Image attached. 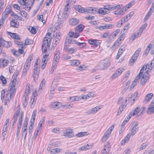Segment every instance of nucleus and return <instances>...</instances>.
Returning <instances> with one entry per match:
<instances>
[{"mask_svg":"<svg viewBox=\"0 0 154 154\" xmlns=\"http://www.w3.org/2000/svg\"><path fill=\"white\" fill-rule=\"evenodd\" d=\"M136 60V59H135L134 57L133 58L132 57L129 61V64L130 65L132 66Z\"/></svg>","mask_w":154,"mask_h":154,"instance_id":"nucleus-50","label":"nucleus"},{"mask_svg":"<svg viewBox=\"0 0 154 154\" xmlns=\"http://www.w3.org/2000/svg\"><path fill=\"white\" fill-rule=\"evenodd\" d=\"M126 8H125L124 10V9H121V7L119 8H117V9H118V11H119V13H120V15H122L126 11Z\"/></svg>","mask_w":154,"mask_h":154,"instance_id":"nucleus-45","label":"nucleus"},{"mask_svg":"<svg viewBox=\"0 0 154 154\" xmlns=\"http://www.w3.org/2000/svg\"><path fill=\"white\" fill-rule=\"evenodd\" d=\"M91 9L92 11H90L91 13L96 14L98 13L99 14L101 15H105L109 13V12H108V10L105 7L99 9L97 8L92 7Z\"/></svg>","mask_w":154,"mask_h":154,"instance_id":"nucleus-4","label":"nucleus"},{"mask_svg":"<svg viewBox=\"0 0 154 154\" xmlns=\"http://www.w3.org/2000/svg\"><path fill=\"white\" fill-rule=\"evenodd\" d=\"M61 149L58 148H56L52 149L50 152L53 154H54L55 153H58L61 152Z\"/></svg>","mask_w":154,"mask_h":154,"instance_id":"nucleus-32","label":"nucleus"},{"mask_svg":"<svg viewBox=\"0 0 154 154\" xmlns=\"http://www.w3.org/2000/svg\"><path fill=\"white\" fill-rule=\"evenodd\" d=\"M126 46V45H122L120 48L119 49V51L121 52H122V53L123 52L125 51V47Z\"/></svg>","mask_w":154,"mask_h":154,"instance_id":"nucleus-51","label":"nucleus"},{"mask_svg":"<svg viewBox=\"0 0 154 154\" xmlns=\"http://www.w3.org/2000/svg\"><path fill=\"white\" fill-rule=\"evenodd\" d=\"M45 81L44 79H43L40 85L39 89L42 90L44 87L45 86Z\"/></svg>","mask_w":154,"mask_h":154,"instance_id":"nucleus-46","label":"nucleus"},{"mask_svg":"<svg viewBox=\"0 0 154 154\" xmlns=\"http://www.w3.org/2000/svg\"><path fill=\"white\" fill-rule=\"evenodd\" d=\"M140 111V107H137L135 108L133 112H131L130 114L131 116H134L137 114Z\"/></svg>","mask_w":154,"mask_h":154,"instance_id":"nucleus-28","label":"nucleus"},{"mask_svg":"<svg viewBox=\"0 0 154 154\" xmlns=\"http://www.w3.org/2000/svg\"><path fill=\"white\" fill-rule=\"evenodd\" d=\"M110 65L109 59L106 58L101 61L99 64L100 69H104L107 68Z\"/></svg>","mask_w":154,"mask_h":154,"instance_id":"nucleus-8","label":"nucleus"},{"mask_svg":"<svg viewBox=\"0 0 154 154\" xmlns=\"http://www.w3.org/2000/svg\"><path fill=\"white\" fill-rule=\"evenodd\" d=\"M140 51L141 48H138L132 56V57H134L137 60L138 57L140 53Z\"/></svg>","mask_w":154,"mask_h":154,"instance_id":"nucleus-29","label":"nucleus"},{"mask_svg":"<svg viewBox=\"0 0 154 154\" xmlns=\"http://www.w3.org/2000/svg\"><path fill=\"white\" fill-rule=\"evenodd\" d=\"M7 33L11 38L16 39V40L20 39V36L17 33H12L9 32H7Z\"/></svg>","mask_w":154,"mask_h":154,"instance_id":"nucleus-21","label":"nucleus"},{"mask_svg":"<svg viewBox=\"0 0 154 154\" xmlns=\"http://www.w3.org/2000/svg\"><path fill=\"white\" fill-rule=\"evenodd\" d=\"M33 57L32 56L29 55L28 58L27 60H26V63L27 64H29L30 65L31 60H32Z\"/></svg>","mask_w":154,"mask_h":154,"instance_id":"nucleus-44","label":"nucleus"},{"mask_svg":"<svg viewBox=\"0 0 154 154\" xmlns=\"http://www.w3.org/2000/svg\"><path fill=\"white\" fill-rule=\"evenodd\" d=\"M148 71L149 70H148L147 71H146L143 75L139 73L135 78V79L138 81L140 78L141 77L142 78L141 79V83L143 85H145L149 79V73Z\"/></svg>","mask_w":154,"mask_h":154,"instance_id":"nucleus-3","label":"nucleus"},{"mask_svg":"<svg viewBox=\"0 0 154 154\" xmlns=\"http://www.w3.org/2000/svg\"><path fill=\"white\" fill-rule=\"evenodd\" d=\"M147 65L143 66L141 68V69L140 70L139 73H140V74L142 75L144 71V69L145 68V69H146L147 67Z\"/></svg>","mask_w":154,"mask_h":154,"instance_id":"nucleus-63","label":"nucleus"},{"mask_svg":"<svg viewBox=\"0 0 154 154\" xmlns=\"http://www.w3.org/2000/svg\"><path fill=\"white\" fill-rule=\"evenodd\" d=\"M0 79L2 81L3 84L4 85L6 84L7 83V81L5 77L3 76L2 75L0 77Z\"/></svg>","mask_w":154,"mask_h":154,"instance_id":"nucleus-48","label":"nucleus"},{"mask_svg":"<svg viewBox=\"0 0 154 154\" xmlns=\"http://www.w3.org/2000/svg\"><path fill=\"white\" fill-rule=\"evenodd\" d=\"M153 96V94L152 93L146 95L145 97V100L144 102H145L146 103Z\"/></svg>","mask_w":154,"mask_h":154,"instance_id":"nucleus-31","label":"nucleus"},{"mask_svg":"<svg viewBox=\"0 0 154 154\" xmlns=\"http://www.w3.org/2000/svg\"><path fill=\"white\" fill-rule=\"evenodd\" d=\"M9 119H7L4 126V129L5 128V131L4 132H2V135L3 137V140H4L5 138L4 135H6L7 133V131L8 130V127L9 124Z\"/></svg>","mask_w":154,"mask_h":154,"instance_id":"nucleus-12","label":"nucleus"},{"mask_svg":"<svg viewBox=\"0 0 154 154\" xmlns=\"http://www.w3.org/2000/svg\"><path fill=\"white\" fill-rule=\"evenodd\" d=\"M27 129H24V130L23 132L22 133V137H23L24 139H25L26 138V136L27 133Z\"/></svg>","mask_w":154,"mask_h":154,"instance_id":"nucleus-58","label":"nucleus"},{"mask_svg":"<svg viewBox=\"0 0 154 154\" xmlns=\"http://www.w3.org/2000/svg\"><path fill=\"white\" fill-rule=\"evenodd\" d=\"M92 146L91 144H87L80 147L79 150L81 151H86L90 149L91 148Z\"/></svg>","mask_w":154,"mask_h":154,"instance_id":"nucleus-23","label":"nucleus"},{"mask_svg":"<svg viewBox=\"0 0 154 154\" xmlns=\"http://www.w3.org/2000/svg\"><path fill=\"white\" fill-rule=\"evenodd\" d=\"M152 13V12H150V11H149L147 13L144 19V21H146L148 19L149 17L151 15Z\"/></svg>","mask_w":154,"mask_h":154,"instance_id":"nucleus-52","label":"nucleus"},{"mask_svg":"<svg viewBox=\"0 0 154 154\" xmlns=\"http://www.w3.org/2000/svg\"><path fill=\"white\" fill-rule=\"evenodd\" d=\"M124 69L123 68H120L117 69L116 71L118 73V75H120L124 70Z\"/></svg>","mask_w":154,"mask_h":154,"instance_id":"nucleus-57","label":"nucleus"},{"mask_svg":"<svg viewBox=\"0 0 154 154\" xmlns=\"http://www.w3.org/2000/svg\"><path fill=\"white\" fill-rule=\"evenodd\" d=\"M36 111L35 110L33 111L32 116V118L30 119V125L29 127V133L31 134L33 129V126L35 119L36 114Z\"/></svg>","mask_w":154,"mask_h":154,"instance_id":"nucleus-7","label":"nucleus"},{"mask_svg":"<svg viewBox=\"0 0 154 154\" xmlns=\"http://www.w3.org/2000/svg\"><path fill=\"white\" fill-rule=\"evenodd\" d=\"M37 19L38 20H42V23H43V24H44L45 23V20H42V19H43V16L42 15H38L37 16Z\"/></svg>","mask_w":154,"mask_h":154,"instance_id":"nucleus-49","label":"nucleus"},{"mask_svg":"<svg viewBox=\"0 0 154 154\" xmlns=\"http://www.w3.org/2000/svg\"><path fill=\"white\" fill-rule=\"evenodd\" d=\"M138 127H133L132 129L131 133L130 134L131 135H134L138 130Z\"/></svg>","mask_w":154,"mask_h":154,"instance_id":"nucleus-41","label":"nucleus"},{"mask_svg":"<svg viewBox=\"0 0 154 154\" xmlns=\"http://www.w3.org/2000/svg\"><path fill=\"white\" fill-rule=\"evenodd\" d=\"M48 59H46V58H42V63H43V64H42V65L41 66V68L42 69H44L45 67V66L46 65L47 63V60Z\"/></svg>","mask_w":154,"mask_h":154,"instance_id":"nucleus-36","label":"nucleus"},{"mask_svg":"<svg viewBox=\"0 0 154 154\" xmlns=\"http://www.w3.org/2000/svg\"><path fill=\"white\" fill-rule=\"evenodd\" d=\"M72 37H70V36L69 35V36L68 37H67V38L68 39V40H69V42H70V44H71H71H75V45H77V43H78L79 42H77V41H76L74 39H72L71 38Z\"/></svg>","mask_w":154,"mask_h":154,"instance_id":"nucleus-33","label":"nucleus"},{"mask_svg":"<svg viewBox=\"0 0 154 154\" xmlns=\"http://www.w3.org/2000/svg\"><path fill=\"white\" fill-rule=\"evenodd\" d=\"M27 0H18V2L21 5H26V2Z\"/></svg>","mask_w":154,"mask_h":154,"instance_id":"nucleus-61","label":"nucleus"},{"mask_svg":"<svg viewBox=\"0 0 154 154\" xmlns=\"http://www.w3.org/2000/svg\"><path fill=\"white\" fill-rule=\"evenodd\" d=\"M120 30L119 29H117L115 30L113 32V36H114L115 37L120 32Z\"/></svg>","mask_w":154,"mask_h":154,"instance_id":"nucleus-64","label":"nucleus"},{"mask_svg":"<svg viewBox=\"0 0 154 154\" xmlns=\"http://www.w3.org/2000/svg\"><path fill=\"white\" fill-rule=\"evenodd\" d=\"M16 82L17 80L15 78L11 81L9 88V89L7 91L6 95L5 97V105L8 104L14 96L15 90L17 89Z\"/></svg>","mask_w":154,"mask_h":154,"instance_id":"nucleus-1","label":"nucleus"},{"mask_svg":"<svg viewBox=\"0 0 154 154\" xmlns=\"http://www.w3.org/2000/svg\"><path fill=\"white\" fill-rule=\"evenodd\" d=\"M30 89V88L29 87V85H28V84H27L24 94L25 95H28V94L29 93Z\"/></svg>","mask_w":154,"mask_h":154,"instance_id":"nucleus-39","label":"nucleus"},{"mask_svg":"<svg viewBox=\"0 0 154 154\" xmlns=\"http://www.w3.org/2000/svg\"><path fill=\"white\" fill-rule=\"evenodd\" d=\"M60 52L59 51H57L54 56L53 58V60H56L58 61L60 58Z\"/></svg>","mask_w":154,"mask_h":154,"instance_id":"nucleus-35","label":"nucleus"},{"mask_svg":"<svg viewBox=\"0 0 154 154\" xmlns=\"http://www.w3.org/2000/svg\"><path fill=\"white\" fill-rule=\"evenodd\" d=\"M88 42L90 44L92 45L93 47L96 48L99 46L100 45V42L99 41L96 39H89Z\"/></svg>","mask_w":154,"mask_h":154,"instance_id":"nucleus-11","label":"nucleus"},{"mask_svg":"<svg viewBox=\"0 0 154 154\" xmlns=\"http://www.w3.org/2000/svg\"><path fill=\"white\" fill-rule=\"evenodd\" d=\"M76 48L75 47L69 48L65 52L70 53H74L76 51Z\"/></svg>","mask_w":154,"mask_h":154,"instance_id":"nucleus-34","label":"nucleus"},{"mask_svg":"<svg viewBox=\"0 0 154 154\" xmlns=\"http://www.w3.org/2000/svg\"><path fill=\"white\" fill-rule=\"evenodd\" d=\"M154 112V100L151 103L148 108L147 112L148 114H151Z\"/></svg>","mask_w":154,"mask_h":154,"instance_id":"nucleus-14","label":"nucleus"},{"mask_svg":"<svg viewBox=\"0 0 154 154\" xmlns=\"http://www.w3.org/2000/svg\"><path fill=\"white\" fill-rule=\"evenodd\" d=\"M142 32V29H139L137 32L134 33V35L133 37V40H134L136 38L139 36L141 35Z\"/></svg>","mask_w":154,"mask_h":154,"instance_id":"nucleus-30","label":"nucleus"},{"mask_svg":"<svg viewBox=\"0 0 154 154\" xmlns=\"http://www.w3.org/2000/svg\"><path fill=\"white\" fill-rule=\"evenodd\" d=\"M28 120V119L27 118H26L25 119L23 126V128H24V129H27Z\"/></svg>","mask_w":154,"mask_h":154,"instance_id":"nucleus-40","label":"nucleus"},{"mask_svg":"<svg viewBox=\"0 0 154 154\" xmlns=\"http://www.w3.org/2000/svg\"><path fill=\"white\" fill-rule=\"evenodd\" d=\"M4 45L5 47L9 48L12 46V43L11 41H6V43Z\"/></svg>","mask_w":154,"mask_h":154,"instance_id":"nucleus-55","label":"nucleus"},{"mask_svg":"<svg viewBox=\"0 0 154 154\" xmlns=\"http://www.w3.org/2000/svg\"><path fill=\"white\" fill-rule=\"evenodd\" d=\"M23 6V8L24 9H25L26 10H27L28 11H29L31 8V6H28V5H22Z\"/></svg>","mask_w":154,"mask_h":154,"instance_id":"nucleus-59","label":"nucleus"},{"mask_svg":"<svg viewBox=\"0 0 154 154\" xmlns=\"http://www.w3.org/2000/svg\"><path fill=\"white\" fill-rule=\"evenodd\" d=\"M150 46H151V44H149L147 47V48H146L145 51L144 53V54H147L149 52L150 49Z\"/></svg>","mask_w":154,"mask_h":154,"instance_id":"nucleus-56","label":"nucleus"},{"mask_svg":"<svg viewBox=\"0 0 154 154\" xmlns=\"http://www.w3.org/2000/svg\"><path fill=\"white\" fill-rule=\"evenodd\" d=\"M131 136V134H128L124 138V139L122 140L121 142V144L122 145H124L127 142L130 138Z\"/></svg>","mask_w":154,"mask_h":154,"instance_id":"nucleus-27","label":"nucleus"},{"mask_svg":"<svg viewBox=\"0 0 154 154\" xmlns=\"http://www.w3.org/2000/svg\"><path fill=\"white\" fill-rule=\"evenodd\" d=\"M74 132L72 129H67L63 133V135L68 137H72L74 136Z\"/></svg>","mask_w":154,"mask_h":154,"instance_id":"nucleus-10","label":"nucleus"},{"mask_svg":"<svg viewBox=\"0 0 154 154\" xmlns=\"http://www.w3.org/2000/svg\"><path fill=\"white\" fill-rule=\"evenodd\" d=\"M112 25L111 24H105L104 26H101L99 28L100 30H103V29H111L112 28Z\"/></svg>","mask_w":154,"mask_h":154,"instance_id":"nucleus-25","label":"nucleus"},{"mask_svg":"<svg viewBox=\"0 0 154 154\" xmlns=\"http://www.w3.org/2000/svg\"><path fill=\"white\" fill-rule=\"evenodd\" d=\"M6 43V41H5L3 38H1L0 39V47H4Z\"/></svg>","mask_w":154,"mask_h":154,"instance_id":"nucleus-47","label":"nucleus"},{"mask_svg":"<svg viewBox=\"0 0 154 154\" xmlns=\"http://www.w3.org/2000/svg\"><path fill=\"white\" fill-rule=\"evenodd\" d=\"M28 29L33 34H35L36 33V29L33 27H31L29 28Z\"/></svg>","mask_w":154,"mask_h":154,"instance_id":"nucleus-43","label":"nucleus"},{"mask_svg":"<svg viewBox=\"0 0 154 154\" xmlns=\"http://www.w3.org/2000/svg\"><path fill=\"white\" fill-rule=\"evenodd\" d=\"M75 8L76 11H78L80 13H91L90 11H92L91 8H92V7H89L88 9H85L82 7L81 5H78L75 6Z\"/></svg>","mask_w":154,"mask_h":154,"instance_id":"nucleus-6","label":"nucleus"},{"mask_svg":"<svg viewBox=\"0 0 154 154\" xmlns=\"http://www.w3.org/2000/svg\"><path fill=\"white\" fill-rule=\"evenodd\" d=\"M60 40L55 38L54 40L52 46L53 47H56L57 45L59 43Z\"/></svg>","mask_w":154,"mask_h":154,"instance_id":"nucleus-37","label":"nucleus"},{"mask_svg":"<svg viewBox=\"0 0 154 154\" xmlns=\"http://www.w3.org/2000/svg\"><path fill=\"white\" fill-rule=\"evenodd\" d=\"M20 12L21 15L24 17H26L27 16V13L24 11L21 10V11H20Z\"/></svg>","mask_w":154,"mask_h":154,"instance_id":"nucleus-60","label":"nucleus"},{"mask_svg":"<svg viewBox=\"0 0 154 154\" xmlns=\"http://www.w3.org/2000/svg\"><path fill=\"white\" fill-rule=\"evenodd\" d=\"M88 135L87 132H80L78 133L76 136L79 137H82Z\"/></svg>","mask_w":154,"mask_h":154,"instance_id":"nucleus-42","label":"nucleus"},{"mask_svg":"<svg viewBox=\"0 0 154 154\" xmlns=\"http://www.w3.org/2000/svg\"><path fill=\"white\" fill-rule=\"evenodd\" d=\"M124 108V107L123 106L122 107L121 106L119 107V110L117 112V115H120L122 111H123V109Z\"/></svg>","mask_w":154,"mask_h":154,"instance_id":"nucleus-62","label":"nucleus"},{"mask_svg":"<svg viewBox=\"0 0 154 154\" xmlns=\"http://www.w3.org/2000/svg\"><path fill=\"white\" fill-rule=\"evenodd\" d=\"M79 19L75 18H72L69 20V24L72 26H75L79 23Z\"/></svg>","mask_w":154,"mask_h":154,"instance_id":"nucleus-19","label":"nucleus"},{"mask_svg":"<svg viewBox=\"0 0 154 154\" xmlns=\"http://www.w3.org/2000/svg\"><path fill=\"white\" fill-rule=\"evenodd\" d=\"M69 40H68L67 37H66L64 43V45L63 47V50L65 52L69 48H68L69 46H71V44H70Z\"/></svg>","mask_w":154,"mask_h":154,"instance_id":"nucleus-20","label":"nucleus"},{"mask_svg":"<svg viewBox=\"0 0 154 154\" xmlns=\"http://www.w3.org/2000/svg\"><path fill=\"white\" fill-rule=\"evenodd\" d=\"M86 68V67H85V65H83L79 66L77 68V69H79L81 71H82L83 70H85Z\"/></svg>","mask_w":154,"mask_h":154,"instance_id":"nucleus-53","label":"nucleus"},{"mask_svg":"<svg viewBox=\"0 0 154 154\" xmlns=\"http://www.w3.org/2000/svg\"><path fill=\"white\" fill-rule=\"evenodd\" d=\"M9 63V61L4 58L0 59V67H4L6 66Z\"/></svg>","mask_w":154,"mask_h":154,"instance_id":"nucleus-15","label":"nucleus"},{"mask_svg":"<svg viewBox=\"0 0 154 154\" xmlns=\"http://www.w3.org/2000/svg\"><path fill=\"white\" fill-rule=\"evenodd\" d=\"M104 7H106V8L108 10V12H109V11L117 9V8H119L120 7V5H118L114 6L108 5L107 6H104Z\"/></svg>","mask_w":154,"mask_h":154,"instance_id":"nucleus-18","label":"nucleus"},{"mask_svg":"<svg viewBox=\"0 0 154 154\" xmlns=\"http://www.w3.org/2000/svg\"><path fill=\"white\" fill-rule=\"evenodd\" d=\"M50 40L48 41V39L46 37H45L43 41L42 49L43 53H45L47 51V49L49 47V42Z\"/></svg>","mask_w":154,"mask_h":154,"instance_id":"nucleus-5","label":"nucleus"},{"mask_svg":"<svg viewBox=\"0 0 154 154\" xmlns=\"http://www.w3.org/2000/svg\"><path fill=\"white\" fill-rule=\"evenodd\" d=\"M100 107H95L92 108L91 110H89L87 112H86L85 113L87 115H89L92 114H94L97 112L100 109Z\"/></svg>","mask_w":154,"mask_h":154,"instance_id":"nucleus-13","label":"nucleus"},{"mask_svg":"<svg viewBox=\"0 0 154 154\" xmlns=\"http://www.w3.org/2000/svg\"><path fill=\"white\" fill-rule=\"evenodd\" d=\"M34 66L35 68L34 69L33 76L34 78V80L35 82L37 80L39 76L40 68L38 66V65L36 63H35Z\"/></svg>","mask_w":154,"mask_h":154,"instance_id":"nucleus-9","label":"nucleus"},{"mask_svg":"<svg viewBox=\"0 0 154 154\" xmlns=\"http://www.w3.org/2000/svg\"><path fill=\"white\" fill-rule=\"evenodd\" d=\"M77 45L80 47V48H83L85 46L86 43L85 42L80 43L79 42L77 44Z\"/></svg>","mask_w":154,"mask_h":154,"instance_id":"nucleus-54","label":"nucleus"},{"mask_svg":"<svg viewBox=\"0 0 154 154\" xmlns=\"http://www.w3.org/2000/svg\"><path fill=\"white\" fill-rule=\"evenodd\" d=\"M11 26L14 28H17L19 26L18 22L16 21L14 19L12 20L10 23Z\"/></svg>","mask_w":154,"mask_h":154,"instance_id":"nucleus-24","label":"nucleus"},{"mask_svg":"<svg viewBox=\"0 0 154 154\" xmlns=\"http://www.w3.org/2000/svg\"><path fill=\"white\" fill-rule=\"evenodd\" d=\"M109 144L108 143L104 146L103 149L102 151L101 154H106L109 152L110 148L109 147Z\"/></svg>","mask_w":154,"mask_h":154,"instance_id":"nucleus-16","label":"nucleus"},{"mask_svg":"<svg viewBox=\"0 0 154 154\" xmlns=\"http://www.w3.org/2000/svg\"><path fill=\"white\" fill-rule=\"evenodd\" d=\"M70 63L72 66H77L80 64V61L78 60H73L70 61Z\"/></svg>","mask_w":154,"mask_h":154,"instance_id":"nucleus-26","label":"nucleus"},{"mask_svg":"<svg viewBox=\"0 0 154 154\" xmlns=\"http://www.w3.org/2000/svg\"><path fill=\"white\" fill-rule=\"evenodd\" d=\"M131 17H130V16L127 14L125 17H123L121 19V21L122 22H123L124 23H125Z\"/></svg>","mask_w":154,"mask_h":154,"instance_id":"nucleus-38","label":"nucleus"},{"mask_svg":"<svg viewBox=\"0 0 154 154\" xmlns=\"http://www.w3.org/2000/svg\"><path fill=\"white\" fill-rule=\"evenodd\" d=\"M61 105V103L59 102H51V107L54 109H58L60 107Z\"/></svg>","mask_w":154,"mask_h":154,"instance_id":"nucleus-17","label":"nucleus"},{"mask_svg":"<svg viewBox=\"0 0 154 154\" xmlns=\"http://www.w3.org/2000/svg\"><path fill=\"white\" fill-rule=\"evenodd\" d=\"M85 27V26L82 24H80L75 28V32H72L70 30L68 34V35L70 37H73L76 38L79 36V33L82 32Z\"/></svg>","mask_w":154,"mask_h":154,"instance_id":"nucleus-2","label":"nucleus"},{"mask_svg":"<svg viewBox=\"0 0 154 154\" xmlns=\"http://www.w3.org/2000/svg\"><path fill=\"white\" fill-rule=\"evenodd\" d=\"M20 109H17L15 113L14 114L13 119L14 123H16L18 119V117L19 114Z\"/></svg>","mask_w":154,"mask_h":154,"instance_id":"nucleus-22","label":"nucleus"}]
</instances>
